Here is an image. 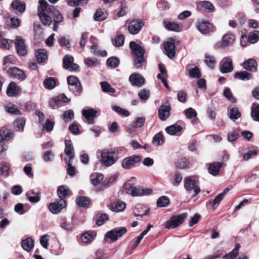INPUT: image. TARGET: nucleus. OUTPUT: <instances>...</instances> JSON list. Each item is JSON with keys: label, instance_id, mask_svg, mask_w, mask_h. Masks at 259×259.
I'll return each instance as SVG.
<instances>
[{"label": "nucleus", "instance_id": "f257e3e1", "mask_svg": "<svg viewBox=\"0 0 259 259\" xmlns=\"http://www.w3.org/2000/svg\"><path fill=\"white\" fill-rule=\"evenodd\" d=\"M130 48L134 56L133 61L134 67L137 69L142 68L143 64L145 62L144 49L134 41L130 43Z\"/></svg>", "mask_w": 259, "mask_h": 259}, {"label": "nucleus", "instance_id": "f03ea898", "mask_svg": "<svg viewBox=\"0 0 259 259\" xmlns=\"http://www.w3.org/2000/svg\"><path fill=\"white\" fill-rule=\"evenodd\" d=\"M123 188L127 194L133 197L148 195L153 192L151 189L138 186L131 181L125 182Z\"/></svg>", "mask_w": 259, "mask_h": 259}, {"label": "nucleus", "instance_id": "7ed1b4c3", "mask_svg": "<svg viewBox=\"0 0 259 259\" xmlns=\"http://www.w3.org/2000/svg\"><path fill=\"white\" fill-rule=\"evenodd\" d=\"M118 159L117 153L113 150H104L101 152V161L106 166H110Z\"/></svg>", "mask_w": 259, "mask_h": 259}, {"label": "nucleus", "instance_id": "20e7f679", "mask_svg": "<svg viewBox=\"0 0 259 259\" xmlns=\"http://www.w3.org/2000/svg\"><path fill=\"white\" fill-rule=\"evenodd\" d=\"M184 187L190 193H192L193 196H196L200 192V188L198 182L194 177H188L184 179Z\"/></svg>", "mask_w": 259, "mask_h": 259}, {"label": "nucleus", "instance_id": "39448f33", "mask_svg": "<svg viewBox=\"0 0 259 259\" xmlns=\"http://www.w3.org/2000/svg\"><path fill=\"white\" fill-rule=\"evenodd\" d=\"M180 44L177 38H170L163 44L165 54L169 58H173L176 55V47Z\"/></svg>", "mask_w": 259, "mask_h": 259}, {"label": "nucleus", "instance_id": "423d86ee", "mask_svg": "<svg viewBox=\"0 0 259 259\" xmlns=\"http://www.w3.org/2000/svg\"><path fill=\"white\" fill-rule=\"evenodd\" d=\"M186 217L187 214L185 213L173 215L165 222V228L168 229H172L179 226L183 223Z\"/></svg>", "mask_w": 259, "mask_h": 259}, {"label": "nucleus", "instance_id": "0eeeda50", "mask_svg": "<svg viewBox=\"0 0 259 259\" xmlns=\"http://www.w3.org/2000/svg\"><path fill=\"white\" fill-rule=\"evenodd\" d=\"M67 80L70 90L75 95H80L82 92V88L78 79L76 76L71 75L68 76Z\"/></svg>", "mask_w": 259, "mask_h": 259}, {"label": "nucleus", "instance_id": "6e6552de", "mask_svg": "<svg viewBox=\"0 0 259 259\" xmlns=\"http://www.w3.org/2000/svg\"><path fill=\"white\" fill-rule=\"evenodd\" d=\"M235 40V36L233 33H226L222 37V40L215 45L217 49H223L232 45Z\"/></svg>", "mask_w": 259, "mask_h": 259}, {"label": "nucleus", "instance_id": "1a4fd4ad", "mask_svg": "<svg viewBox=\"0 0 259 259\" xmlns=\"http://www.w3.org/2000/svg\"><path fill=\"white\" fill-rule=\"evenodd\" d=\"M259 40V33H242L240 36V45L242 47L248 44H254Z\"/></svg>", "mask_w": 259, "mask_h": 259}, {"label": "nucleus", "instance_id": "9d476101", "mask_svg": "<svg viewBox=\"0 0 259 259\" xmlns=\"http://www.w3.org/2000/svg\"><path fill=\"white\" fill-rule=\"evenodd\" d=\"M126 232L125 227H121L119 229H114L107 232L104 237V239H110L111 241H116L119 237H121Z\"/></svg>", "mask_w": 259, "mask_h": 259}, {"label": "nucleus", "instance_id": "9b49d317", "mask_svg": "<svg viewBox=\"0 0 259 259\" xmlns=\"http://www.w3.org/2000/svg\"><path fill=\"white\" fill-rule=\"evenodd\" d=\"M141 160V157L139 155L128 156L122 159L121 161V166L125 169H129L133 168Z\"/></svg>", "mask_w": 259, "mask_h": 259}, {"label": "nucleus", "instance_id": "f8f14e48", "mask_svg": "<svg viewBox=\"0 0 259 259\" xmlns=\"http://www.w3.org/2000/svg\"><path fill=\"white\" fill-rule=\"evenodd\" d=\"M220 71L223 73L231 72L233 70L232 60L230 57L223 58L220 62Z\"/></svg>", "mask_w": 259, "mask_h": 259}, {"label": "nucleus", "instance_id": "ddd939ff", "mask_svg": "<svg viewBox=\"0 0 259 259\" xmlns=\"http://www.w3.org/2000/svg\"><path fill=\"white\" fill-rule=\"evenodd\" d=\"M73 57L72 56L66 55L63 60L64 68L70 71H78L79 66L73 63Z\"/></svg>", "mask_w": 259, "mask_h": 259}, {"label": "nucleus", "instance_id": "4468645a", "mask_svg": "<svg viewBox=\"0 0 259 259\" xmlns=\"http://www.w3.org/2000/svg\"><path fill=\"white\" fill-rule=\"evenodd\" d=\"M15 46L17 52L20 56H24L27 53L26 46L24 40L20 36H17L16 38Z\"/></svg>", "mask_w": 259, "mask_h": 259}, {"label": "nucleus", "instance_id": "2eb2a0df", "mask_svg": "<svg viewBox=\"0 0 259 259\" xmlns=\"http://www.w3.org/2000/svg\"><path fill=\"white\" fill-rule=\"evenodd\" d=\"M144 25V22L141 20H132L128 26L129 32H139Z\"/></svg>", "mask_w": 259, "mask_h": 259}, {"label": "nucleus", "instance_id": "dca6fc26", "mask_svg": "<svg viewBox=\"0 0 259 259\" xmlns=\"http://www.w3.org/2000/svg\"><path fill=\"white\" fill-rule=\"evenodd\" d=\"M49 11L54 17V24L53 27V30L55 31H57V24L63 21V17L62 16V15L60 13L59 11H58L53 6H51L49 8Z\"/></svg>", "mask_w": 259, "mask_h": 259}, {"label": "nucleus", "instance_id": "f3484780", "mask_svg": "<svg viewBox=\"0 0 259 259\" xmlns=\"http://www.w3.org/2000/svg\"><path fill=\"white\" fill-rule=\"evenodd\" d=\"M65 201L63 199H61L59 202L50 203L49 205V209L52 213L57 214L65 207Z\"/></svg>", "mask_w": 259, "mask_h": 259}, {"label": "nucleus", "instance_id": "a211bd4d", "mask_svg": "<svg viewBox=\"0 0 259 259\" xmlns=\"http://www.w3.org/2000/svg\"><path fill=\"white\" fill-rule=\"evenodd\" d=\"M197 27L198 31L201 32L213 31L215 30L213 25L208 21H201L198 22L197 24Z\"/></svg>", "mask_w": 259, "mask_h": 259}, {"label": "nucleus", "instance_id": "6ab92c4d", "mask_svg": "<svg viewBox=\"0 0 259 259\" xmlns=\"http://www.w3.org/2000/svg\"><path fill=\"white\" fill-rule=\"evenodd\" d=\"M197 7L201 11L210 13L214 10V6L210 2L207 1H201L197 3Z\"/></svg>", "mask_w": 259, "mask_h": 259}, {"label": "nucleus", "instance_id": "aec40b11", "mask_svg": "<svg viewBox=\"0 0 259 259\" xmlns=\"http://www.w3.org/2000/svg\"><path fill=\"white\" fill-rule=\"evenodd\" d=\"M171 108L169 105H161L158 110V116L163 121L166 120L170 116Z\"/></svg>", "mask_w": 259, "mask_h": 259}, {"label": "nucleus", "instance_id": "412c9836", "mask_svg": "<svg viewBox=\"0 0 259 259\" xmlns=\"http://www.w3.org/2000/svg\"><path fill=\"white\" fill-rule=\"evenodd\" d=\"M20 91V87L15 82H11L7 89L6 93L9 97H15L18 95Z\"/></svg>", "mask_w": 259, "mask_h": 259}, {"label": "nucleus", "instance_id": "4be33fe9", "mask_svg": "<svg viewBox=\"0 0 259 259\" xmlns=\"http://www.w3.org/2000/svg\"><path fill=\"white\" fill-rule=\"evenodd\" d=\"M9 72L12 77L17 79L23 80L26 78V75L24 71L18 68H10Z\"/></svg>", "mask_w": 259, "mask_h": 259}, {"label": "nucleus", "instance_id": "5701e85b", "mask_svg": "<svg viewBox=\"0 0 259 259\" xmlns=\"http://www.w3.org/2000/svg\"><path fill=\"white\" fill-rule=\"evenodd\" d=\"M242 66L246 70L255 72L257 70V63L254 59H249L242 63Z\"/></svg>", "mask_w": 259, "mask_h": 259}, {"label": "nucleus", "instance_id": "b1692460", "mask_svg": "<svg viewBox=\"0 0 259 259\" xmlns=\"http://www.w3.org/2000/svg\"><path fill=\"white\" fill-rule=\"evenodd\" d=\"M97 111L92 108L83 109L82 111L83 116L87 119L89 123H94V118L96 116Z\"/></svg>", "mask_w": 259, "mask_h": 259}, {"label": "nucleus", "instance_id": "393cba45", "mask_svg": "<svg viewBox=\"0 0 259 259\" xmlns=\"http://www.w3.org/2000/svg\"><path fill=\"white\" fill-rule=\"evenodd\" d=\"M129 79L132 85L139 87L142 85L145 81L144 77L137 73L132 74Z\"/></svg>", "mask_w": 259, "mask_h": 259}, {"label": "nucleus", "instance_id": "a878e982", "mask_svg": "<svg viewBox=\"0 0 259 259\" xmlns=\"http://www.w3.org/2000/svg\"><path fill=\"white\" fill-rule=\"evenodd\" d=\"M96 236V233L94 231H88L84 232L81 236V240L84 243H90L92 242Z\"/></svg>", "mask_w": 259, "mask_h": 259}, {"label": "nucleus", "instance_id": "bb28decb", "mask_svg": "<svg viewBox=\"0 0 259 259\" xmlns=\"http://www.w3.org/2000/svg\"><path fill=\"white\" fill-rule=\"evenodd\" d=\"M13 137V133L7 128L3 127L0 130V142L9 140Z\"/></svg>", "mask_w": 259, "mask_h": 259}, {"label": "nucleus", "instance_id": "cd10ccee", "mask_svg": "<svg viewBox=\"0 0 259 259\" xmlns=\"http://www.w3.org/2000/svg\"><path fill=\"white\" fill-rule=\"evenodd\" d=\"M222 166V163L221 162H214L210 163L208 168V171L213 176H217Z\"/></svg>", "mask_w": 259, "mask_h": 259}, {"label": "nucleus", "instance_id": "c85d7f7f", "mask_svg": "<svg viewBox=\"0 0 259 259\" xmlns=\"http://www.w3.org/2000/svg\"><path fill=\"white\" fill-rule=\"evenodd\" d=\"M65 153L69 157V160H71L74 157V152L71 141L66 139L65 140Z\"/></svg>", "mask_w": 259, "mask_h": 259}, {"label": "nucleus", "instance_id": "c756f323", "mask_svg": "<svg viewBox=\"0 0 259 259\" xmlns=\"http://www.w3.org/2000/svg\"><path fill=\"white\" fill-rule=\"evenodd\" d=\"M126 207L125 203L121 201H118L116 202L111 203L109 206V208L114 212H120L123 211Z\"/></svg>", "mask_w": 259, "mask_h": 259}, {"label": "nucleus", "instance_id": "7c9ffc66", "mask_svg": "<svg viewBox=\"0 0 259 259\" xmlns=\"http://www.w3.org/2000/svg\"><path fill=\"white\" fill-rule=\"evenodd\" d=\"M26 196L31 203H37L40 200L39 194L33 190H30L26 193Z\"/></svg>", "mask_w": 259, "mask_h": 259}, {"label": "nucleus", "instance_id": "2f4dec72", "mask_svg": "<svg viewBox=\"0 0 259 259\" xmlns=\"http://www.w3.org/2000/svg\"><path fill=\"white\" fill-rule=\"evenodd\" d=\"M164 26L169 31L179 32L181 31L179 25L175 22L170 21H164Z\"/></svg>", "mask_w": 259, "mask_h": 259}, {"label": "nucleus", "instance_id": "473e14b6", "mask_svg": "<svg viewBox=\"0 0 259 259\" xmlns=\"http://www.w3.org/2000/svg\"><path fill=\"white\" fill-rule=\"evenodd\" d=\"M204 62L209 68L213 69L217 61L214 56L206 54L204 57Z\"/></svg>", "mask_w": 259, "mask_h": 259}, {"label": "nucleus", "instance_id": "72a5a7b5", "mask_svg": "<svg viewBox=\"0 0 259 259\" xmlns=\"http://www.w3.org/2000/svg\"><path fill=\"white\" fill-rule=\"evenodd\" d=\"M234 76L235 78L242 80H249L251 78V74L245 71L236 72L234 73Z\"/></svg>", "mask_w": 259, "mask_h": 259}, {"label": "nucleus", "instance_id": "f704fd0d", "mask_svg": "<svg viewBox=\"0 0 259 259\" xmlns=\"http://www.w3.org/2000/svg\"><path fill=\"white\" fill-rule=\"evenodd\" d=\"M229 191V189L227 188L224 191L218 194L214 198L213 201V207L215 208H217L220 202L223 200L226 194Z\"/></svg>", "mask_w": 259, "mask_h": 259}, {"label": "nucleus", "instance_id": "c9c22d12", "mask_svg": "<svg viewBox=\"0 0 259 259\" xmlns=\"http://www.w3.org/2000/svg\"><path fill=\"white\" fill-rule=\"evenodd\" d=\"M107 17V13L105 10L99 9L94 15L95 20L97 21H102L104 20Z\"/></svg>", "mask_w": 259, "mask_h": 259}, {"label": "nucleus", "instance_id": "e433bc0d", "mask_svg": "<svg viewBox=\"0 0 259 259\" xmlns=\"http://www.w3.org/2000/svg\"><path fill=\"white\" fill-rule=\"evenodd\" d=\"M21 246L22 248L27 251H30L34 246L33 240L28 238L22 241Z\"/></svg>", "mask_w": 259, "mask_h": 259}, {"label": "nucleus", "instance_id": "4c0bfd02", "mask_svg": "<svg viewBox=\"0 0 259 259\" xmlns=\"http://www.w3.org/2000/svg\"><path fill=\"white\" fill-rule=\"evenodd\" d=\"M11 7L14 10H17L20 12H23L25 10V4L19 0H15L12 2Z\"/></svg>", "mask_w": 259, "mask_h": 259}, {"label": "nucleus", "instance_id": "58836bf2", "mask_svg": "<svg viewBox=\"0 0 259 259\" xmlns=\"http://www.w3.org/2000/svg\"><path fill=\"white\" fill-rule=\"evenodd\" d=\"M35 57L39 63L43 62L47 58V51L44 49H39L35 52Z\"/></svg>", "mask_w": 259, "mask_h": 259}, {"label": "nucleus", "instance_id": "ea45409f", "mask_svg": "<svg viewBox=\"0 0 259 259\" xmlns=\"http://www.w3.org/2000/svg\"><path fill=\"white\" fill-rule=\"evenodd\" d=\"M117 179V176L116 175H113L108 178H106L102 185L100 186V190H102L106 189L109 186L110 184L113 183Z\"/></svg>", "mask_w": 259, "mask_h": 259}, {"label": "nucleus", "instance_id": "a19ab883", "mask_svg": "<svg viewBox=\"0 0 259 259\" xmlns=\"http://www.w3.org/2000/svg\"><path fill=\"white\" fill-rule=\"evenodd\" d=\"M182 130V127L177 124H174L165 128L166 132L170 135H175Z\"/></svg>", "mask_w": 259, "mask_h": 259}, {"label": "nucleus", "instance_id": "79ce46f5", "mask_svg": "<svg viewBox=\"0 0 259 259\" xmlns=\"http://www.w3.org/2000/svg\"><path fill=\"white\" fill-rule=\"evenodd\" d=\"M186 116L191 120L192 122L196 121L197 119V112L193 108L190 107L185 111Z\"/></svg>", "mask_w": 259, "mask_h": 259}, {"label": "nucleus", "instance_id": "37998d69", "mask_svg": "<svg viewBox=\"0 0 259 259\" xmlns=\"http://www.w3.org/2000/svg\"><path fill=\"white\" fill-rule=\"evenodd\" d=\"M69 193V188L66 185H62L58 187L57 194L60 198H65Z\"/></svg>", "mask_w": 259, "mask_h": 259}, {"label": "nucleus", "instance_id": "c03bdc74", "mask_svg": "<svg viewBox=\"0 0 259 259\" xmlns=\"http://www.w3.org/2000/svg\"><path fill=\"white\" fill-rule=\"evenodd\" d=\"M76 202L79 206L85 207L89 205L90 199L85 196H79L76 198Z\"/></svg>", "mask_w": 259, "mask_h": 259}, {"label": "nucleus", "instance_id": "a18cd8bd", "mask_svg": "<svg viewBox=\"0 0 259 259\" xmlns=\"http://www.w3.org/2000/svg\"><path fill=\"white\" fill-rule=\"evenodd\" d=\"M39 17L42 23L45 26H49L52 22L51 17L44 12H41L39 14Z\"/></svg>", "mask_w": 259, "mask_h": 259}, {"label": "nucleus", "instance_id": "49530a36", "mask_svg": "<svg viewBox=\"0 0 259 259\" xmlns=\"http://www.w3.org/2000/svg\"><path fill=\"white\" fill-rule=\"evenodd\" d=\"M44 87L49 90H52L55 87L56 81L53 77H48L44 81Z\"/></svg>", "mask_w": 259, "mask_h": 259}, {"label": "nucleus", "instance_id": "de8ad7c7", "mask_svg": "<svg viewBox=\"0 0 259 259\" xmlns=\"http://www.w3.org/2000/svg\"><path fill=\"white\" fill-rule=\"evenodd\" d=\"M251 116L254 121L259 122V105L252 106Z\"/></svg>", "mask_w": 259, "mask_h": 259}, {"label": "nucleus", "instance_id": "09e8293b", "mask_svg": "<svg viewBox=\"0 0 259 259\" xmlns=\"http://www.w3.org/2000/svg\"><path fill=\"white\" fill-rule=\"evenodd\" d=\"M113 45L115 47L122 46L124 42V37L122 34L117 35L112 40Z\"/></svg>", "mask_w": 259, "mask_h": 259}, {"label": "nucleus", "instance_id": "8fccbe9b", "mask_svg": "<svg viewBox=\"0 0 259 259\" xmlns=\"http://www.w3.org/2000/svg\"><path fill=\"white\" fill-rule=\"evenodd\" d=\"M241 116V113L236 107L232 108L229 111V117L230 119L235 120Z\"/></svg>", "mask_w": 259, "mask_h": 259}, {"label": "nucleus", "instance_id": "3c124183", "mask_svg": "<svg viewBox=\"0 0 259 259\" xmlns=\"http://www.w3.org/2000/svg\"><path fill=\"white\" fill-rule=\"evenodd\" d=\"M170 202L169 198L167 196H163L160 197L157 201V205L158 207H165Z\"/></svg>", "mask_w": 259, "mask_h": 259}, {"label": "nucleus", "instance_id": "603ef678", "mask_svg": "<svg viewBox=\"0 0 259 259\" xmlns=\"http://www.w3.org/2000/svg\"><path fill=\"white\" fill-rule=\"evenodd\" d=\"M153 144L155 146L161 145L163 144V137L161 133H158L153 138Z\"/></svg>", "mask_w": 259, "mask_h": 259}, {"label": "nucleus", "instance_id": "864d4df0", "mask_svg": "<svg viewBox=\"0 0 259 259\" xmlns=\"http://www.w3.org/2000/svg\"><path fill=\"white\" fill-rule=\"evenodd\" d=\"M106 63L110 67L115 68L119 65V60L116 57H112L107 60Z\"/></svg>", "mask_w": 259, "mask_h": 259}, {"label": "nucleus", "instance_id": "5fc2aeb1", "mask_svg": "<svg viewBox=\"0 0 259 259\" xmlns=\"http://www.w3.org/2000/svg\"><path fill=\"white\" fill-rule=\"evenodd\" d=\"M189 76L192 78H199L201 76V74L198 67L196 66L189 70Z\"/></svg>", "mask_w": 259, "mask_h": 259}, {"label": "nucleus", "instance_id": "6e6d98bb", "mask_svg": "<svg viewBox=\"0 0 259 259\" xmlns=\"http://www.w3.org/2000/svg\"><path fill=\"white\" fill-rule=\"evenodd\" d=\"M100 84L103 92L110 93H114L115 92V90L112 88L111 85L107 82H101Z\"/></svg>", "mask_w": 259, "mask_h": 259}, {"label": "nucleus", "instance_id": "4d7b16f0", "mask_svg": "<svg viewBox=\"0 0 259 259\" xmlns=\"http://www.w3.org/2000/svg\"><path fill=\"white\" fill-rule=\"evenodd\" d=\"M25 120L22 118L18 119L14 121V126L16 131H23L25 125Z\"/></svg>", "mask_w": 259, "mask_h": 259}, {"label": "nucleus", "instance_id": "13d9d810", "mask_svg": "<svg viewBox=\"0 0 259 259\" xmlns=\"http://www.w3.org/2000/svg\"><path fill=\"white\" fill-rule=\"evenodd\" d=\"M109 219V216L106 213H103L98 216L96 220V224L98 226H102Z\"/></svg>", "mask_w": 259, "mask_h": 259}, {"label": "nucleus", "instance_id": "bf43d9fd", "mask_svg": "<svg viewBox=\"0 0 259 259\" xmlns=\"http://www.w3.org/2000/svg\"><path fill=\"white\" fill-rule=\"evenodd\" d=\"M66 170L67 174L71 177L74 176L77 172L75 167L71 164V160H69L67 163Z\"/></svg>", "mask_w": 259, "mask_h": 259}, {"label": "nucleus", "instance_id": "052dcab7", "mask_svg": "<svg viewBox=\"0 0 259 259\" xmlns=\"http://www.w3.org/2000/svg\"><path fill=\"white\" fill-rule=\"evenodd\" d=\"M103 175L101 174H98L96 175L95 177L93 176L91 181L92 184L94 186H98L100 184V183L103 180Z\"/></svg>", "mask_w": 259, "mask_h": 259}, {"label": "nucleus", "instance_id": "680f3d73", "mask_svg": "<svg viewBox=\"0 0 259 259\" xmlns=\"http://www.w3.org/2000/svg\"><path fill=\"white\" fill-rule=\"evenodd\" d=\"M13 42V40L11 39L3 38L0 44V47L4 48L6 49H9L12 45Z\"/></svg>", "mask_w": 259, "mask_h": 259}, {"label": "nucleus", "instance_id": "e2e57ef3", "mask_svg": "<svg viewBox=\"0 0 259 259\" xmlns=\"http://www.w3.org/2000/svg\"><path fill=\"white\" fill-rule=\"evenodd\" d=\"M84 62L89 67H92L98 64V61L96 58H87L84 59Z\"/></svg>", "mask_w": 259, "mask_h": 259}, {"label": "nucleus", "instance_id": "0e129e2a", "mask_svg": "<svg viewBox=\"0 0 259 259\" xmlns=\"http://www.w3.org/2000/svg\"><path fill=\"white\" fill-rule=\"evenodd\" d=\"M63 120L66 122L68 121V119L71 120L74 117V113L73 110H69L65 112L62 116Z\"/></svg>", "mask_w": 259, "mask_h": 259}, {"label": "nucleus", "instance_id": "69168bd1", "mask_svg": "<svg viewBox=\"0 0 259 259\" xmlns=\"http://www.w3.org/2000/svg\"><path fill=\"white\" fill-rule=\"evenodd\" d=\"M49 239L50 236L48 235H43L40 238V243L42 246L46 249L48 247Z\"/></svg>", "mask_w": 259, "mask_h": 259}, {"label": "nucleus", "instance_id": "338daca9", "mask_svg": "<svg viewBox=\"0 0 259 259\" xmlns=\"http://www.w3.org/2000/svg\"><path fill=\"white\" fill-rule=\"evenodd\" d=\"M138 96L142 100H147L149 98V91L146 89H143L139 93Z\"/></svg>", "mask_w": 259, "mask_h": 259}, {"label": "nucleus", "instance_id": "774afa93", "mask_svg": "<svg viewBox=\"0 0 259 259\" xmlns=\"http://www.w3.org/2000/svg\"><path fill=\"white\" fill-rule=\"evenodd\" d=\"M16 62L15 58L13 55H8L5 58L4 64L6 66H9L11 64H15Z\"/></svg>", "mask_w": 259, "mask_h": 259}]
</instances>
